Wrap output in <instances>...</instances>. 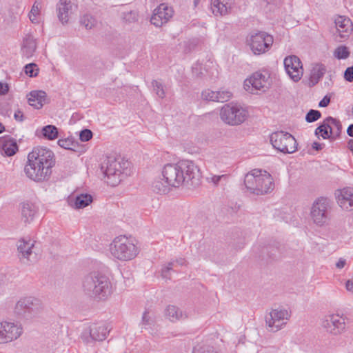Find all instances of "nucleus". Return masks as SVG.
Instances as JSON below:
<instances>
[{
  "label": "nucleus",
  "mask_w": 353,
  "mask_h": 353,
  "mask_svg": "<svg viewBox=\"0 0 353 353\" xmlns=\"http://www.w3.org/2000/svg\"><path fill=\"white\" fill-rule=\"evenodd\" d=\"M163 180L174 188L186 185L194 187L200 184L201 173L192 161L183 160L176 163H168L162 170Z\"/></svg>",
  "instance_id": "obj_1"
},
{
  "label": "nucleus",
  "mask_w": 353,
  "mask_h": 353,
  "mask_svg": "<svg viewBox=\"0 0 353 353\" xmlns=\"http://www.w3.org/2000/svg\"><path fill=\"white\" fill-rule=\"evenodd\" d=\"M55 165L52 151L44 147L34 148L28 155V162L24 168L26 176L36 182L48 181Z\"/></svg>",
  "instance_id": "obj_2"
},
{
  "label": "nucleus",
  "mask_w": 353,
  "mask_h": 353,
  "mask_svg": "<svg viewBox=\"0 0 353 353\" xmlns=\"http://www.w3.org/2000/svg\"><path fill=\"white\" fill-rule=\"evenodd\" d=\"M85 294L97 301L105 300L111 294L112 285L109 277L99 271L85 275L82 280Z\"/></svg>",
  "instance_id": "obj_3"
},
{
  "label": "nucleus",
  "mask_w": 353,
  "mask_h": 353,
  "mask_svg": "<svg viewBox=\"0 0 353 353\" xmlns=\"http://www.w3.org/2000/svg\"><path fill=\"white\" fill-rule=\"evenodd\" d=\"M130 162L124 159L108 157L101 166V170L107 178V183L117 185L125 176L130 174Z\"/></svg>",
  "instance_id": "obj_4"
},
{
  "label": "nucleus",
  "mask_w": 353,
  "mask_h": 353,
  "mask_svg": "<svg viewBox=\"0 0 353 353\" xmlns=\"http://www.w3.org/2000/svg\"><path fill=\"white\" fill-rule=\"evenodd\" d=\"M244 184L248 190L256 195H263L273 190L274 183L266 171L254 169L245 176Z\"/></svg>",
  "instance_id": "obj_5"
},
{
  "label": "nucleus",
  "mask_w": 353,
  "mask_h": 353,
  "mask_svg": "<svg viewBox=\"0 0 353 353\" xmlns=\"http://www.w3.org/2000/svg\"><path fill=\"white\" fill-rule=\"evenodd\" d=\"M110 250L114 258L123 261L133 259L139 253L137 245L125 236H117L110 244Z\"/></svg>",
  "instance_id": "obj_6"
},
{
  "label": "nucleus",
  "mask_w": 353,
  "mask_h": 353,
  "mask_svg": "<svg viewBox=\"0 0 353 353\" xmlns=\"http://www.w3.org/2000/svg\"><path fill=\"white\" fill-rule=\"evenodd\" d=\"M43 310V306L39 299L33 296H26L20 299L16 303L14 312L21 319L27 320L37 317Z\"/></svg>",
  "instance_id": "obj_7"
},
{
  "label": "nucleus",
  "mask_w": 353,
  "mask_h": 353,
  "mask_svg": "<svg viewBox=\"0 0 353 353\" xmlns=\"http://www.w3.org/2000/svg\"><path fill=\"white\" fill-rule=\"evenodd\" d=\"M248 116V112L244 108L233 103L225 104L220 111L221 119L232 126L243 123Z\"/></svg>",
  "instance_id": "obj_8"
},
{
  "label": "nucleus",
  "mask_w": 353,
  "mask_h": 353,
  "mask_svg": "<svg viewBox=\"0 0 353 353\" xmlns=\"http://www.w3.org/2000/svg\"><path fill=\"white\" fill-rule=\"evenodd\" d=\"M273 148L284 154H292L297 150V142L290 133L284 131L272 132L270 137Z\"/></svg>",
  "instance_id": "obj_9"
},
{
  "label": "nucleus",
  "mask_w": 353,
  "mask_h": 353,
  "mask_svg": "<svg viewBox=\"0 0 353 353\" xmlns=\"http://www.w3.org/2000/svg\"><path fill=\"white\" fill-rule=\"evenodd\" d=\"M273 37L265 32H256L251 33L247 37V44L255 55L263 54L269 50L272 46Z\"/></svg>",
  "instance_id": "obj_10"
},
{
  "label": "nucleus",
  "mask_w": 353,
  "mask_h": 353,
  "mask_svg": "<svg viewBox=\"0 0 353 353\" xmlns=\"http://www.w3.org/2000/svg\"><path fill=\"white\" fill-rule=\"evenodd\" d=\"M330 201L327 198L317 199L311 209V217L314 223L319 226L325 225L330 220L331 211Z\"/></svg>",
  "instance_id": "obj_11"
},
{
  "label": "nucleus",
  "mask_w": 353,
  "mask_h": 353,
  "mask_svg": "<svg viewBox=\"0 0 353 353\" xmlns=\"http://www.w3.org/2000/svg\"><path fill=\"white\" fill-rule=\"evenodd\" d=\"M270 74L268 72H254L250 78L244 81V89L252 94L255 91L265 92L270 87Z\"/></svg>",
  "instance_id": "obj_12"
},
{
  "label": "nucleus",
  "mask_w": 353,
  "mask_h": 353,
  "mask_svg": "<svg viewBox=\"0 0 353 353\" xmlns=\"http://www.w3.org/2000/svg\"><path fill=\"white\" fill-rule=\"evenodd\" d=\"M110 330L108 325L105 323H92L83 331L81 339L86 344L103 341L106 339Z\"/></svg>",
  "instance_id": "obj_13"
},
{
  "label": "nucleus",
  "mask_w": 353,
  "mask_h": 353,
  "mask_svg": "<svg viewBox=\"0 0 353 353\" xmlns=\"http://www.w3.org/2000/svg\"><path fill=\"white\" fill-rule=\"evenodd\" d=\"M288 311L285 309H275L265 316L266 325L270 331L277 332L286 324V320L290 317Z\"/></svg>",
  "instance_id": "obj_14"
},
{
  "label": "nucleus",
  "mask_w": 353,
  "mask_h": 353,
  "mask_svg": "<svg viewBox=\"0 0 353 353\" xmlns=\"http://www.w3.org/2000/svg\"><path fill=\"white\" fill-rule=\"evenodd\" d=\"M283 63L286 72L292 81L298 82L301 80L303 74V68L302 63L297 56L286 57Z\"/></svg>",
  "instance_id": "obj_15"
},
{
  "label": "nucleus",
  "mask_w": 353,
  "mask_h": 353,
  "mask_svg": "<svg viewBox=\"0 0 353 353\" xmlns=\"http://www.w3.org/2000/svg\"><path fill=\"white\" fill-rule=\"evenodd\" d=\"M22 333V328L14 323H0V344L7 343L19 338Z\"/></svg>",
  "instance_id": "obj_16"
},
{
  "label": "nucleus",
  "mask_w": 353,
  "mask_h": 353,
  "mask_svg": "<svg viewBox=\"0 0 353 353\" xmlns=\"http://www.w3.org/2000/svg\"><path fill=\"white\" fill-rule=\"evenodd\" d=\"M173 14L174 10L172 7L161 3L154 10L150 22L156 27H161L173 17Z\"/></svg>",
  "instance_id": "obj_17"
},
{
  "label": "nucleus",
  "mask_w": 353,
  "mask_h": 353,
  "mask_svg": "<svg viewBox=\"0 0 353 353\" xmlns=\"http://www.w3.org/2000/svg\"><path fill=\"white\" fill-rule=\"evenodd\" d=\"M323 326L327 332L334 335L339 334L345 329V319L339 314L329 315L323 321Z\"/></svg>",
  "instance_id": "obj_18"
},
{
  "label": "nucleus",
  "mask_w": 353,
  "mask_h": 353,
  "mask_svg": "<svg viewBox=\"0 0 353 353\" xmlns=\"http://www.w3.org/2000/svg\"><path fill=\"white\" fill-rule=\"evenodd\" d=\"M77 6L72 0H59L57 4V17L62 24L68 23L71 14L76 11Z\"/></svg>",
  "instance_id": "obj_19"
},
{
  "label": "nucleus",
  "mask_w": 353,
  "mask_h": 353,
  "mask_svg": "<svg viewBox=\"0 0 353 353\" xmlns=\"http://www.w3.org/2000/svg\"><path fill=\"white\" fill-rule=\"evenodd\" d=\"M336 32L339 34L341 39H347L350 34L352 28V22L350 19L343 16H339L334 21Z\"/></svg>",
  "instance_id": "obj_20"
},
{
  "label": "nucleus",
  "mask_w": 353,
  "mask_h": 353,
  "mask_svg": "<svg viewBox=\"0 0 353 353\" xmlns=\"http://www.w3.org/2000/svg\"><path fill=\"white\" fill-rule=\"evenodd\" d=\"M34 244L31 239H21L17 242V250L20 259H27L30 261V256L34 252Z\"/></svg>",
  "instance_id": "obj_21"
},
{
  "label": "nucleus",
  "mask_w": 353,
  "mask_h": 353,
  "mask_svg": "<svg viewBox=\"0 0 353 353\" xmlns=\"http://www.w3.org/2000/svg\"><path fill=\"white\" fill-rule=\"evenodd\" d=\"M336 200L338 204L345 210L353 207V188L347 187L341 190L336 196Z\"/></svg>",
  "instance_id": "obj_22"
},
{
  "label": "nucleus",
  "mask_w": 353,
  "mask_h": 353,
  "mask_svg": "<svg viewBox=\"0 0 353 353\" xmlns=\"http://www.w3.org/2000/svg\"><path fill=\"white\" fill-rule=\"evenodd\" d=\"M38 212V208L35 204L31 202H23L21 204V220L25 223H31Z\"/></svg>",
  "instance_id": "obj_23"
},
{
  "label": "nucleus",
  "mask_w": 353,
  "mask_h": 353,
  "mask_svg": "<svg viewBox=\"0 0 353 353\" xmlns=\"http://www.w3.org/2000/svg\"><path fill=\"white\" fill-rule=\"evenodd\" d=\"M0 150L2 154L11 157L18 151V145L14 139L5 137L0 139Z\"/></svg>",
  "instance_id": "obj_24"
},
{
  "label": "nucleus",
  "mask_w": 353,
  "mask_h": 353,
  "mask_svg": "<svg viewBox=\"0 0 353 353\" xmlns=\"http://www.w3.org/2000/svg\"><path fill=\"white\" fill-rule=\"evenodd\" d=\"M27 97L29 105L36 109H41L47 101V94L43 90L31 91Z\"/></svg>",
  "instance_id": "obj_25"
},
{
  "label": "nucleus",
  "mask_w": 353,
  "mask_h": 353,
  "mask_svg": "<svg viewBox=\"0 0 353 353\" xmlns=\"http://www.w3.org/2000/svg\"><path fill=\"white\" fill-rule=\"evenodd\" d=\"M164 314L165 316L171 322H176L188 318V315L185 312H183L178 307L173 305H169L167 306L165 310Z\"/></svg>",
  "instance_id": "obj_26"
},
{
  "label": "nucleus",
  "mask_w": 353,
  "mask_h": 353,
  "mask_svg": "<svg viewBox=\"0 0 353 353\" xmlns=\"http://www.w3.org/2000/svg\"><path fill=\"white\" fill-rule=\"evenodd\" d=\"M92 201V196L87 193L78 194L74 199H70L69 201L70 205L75 209L84 208L90 205Z\"/></svg>",
  "instance_id": "obj_27"
},
{
  "label": "nucleus",
  "mask_w": 353,
  "mask_h": 353,
  "mask_svg": "<svg viewBox=\"0 0 353 353\" xmlns=\"http://www.w3.org/2000/svg\"><path fill=\"white\" fill-rule=\"evenodd\" d=\"M37 48L35 39L31 35L28 34L23 39L22 52L24 56L29 58L32 57Z\"/></svg>",
  "instance_id": "obj_28"
},
{
  "label": "nucleus",
  "mask_w": 353,
  "mask_h": 353,
  "mask_svg": "<svg viewBox=\"0 0 353 353\" xmlns=\"http://www.w3.org/2000/svg\"><path fill=\"white\" fill-rule=\"evenodd\" d=\"M326 72V68L322 63L316 64L312 71L310 78V86H314L319 83Z\"/></svg>",
  "instance_id": "obj_29"
},
{
  "label": "nucleus",
  "mask_w": 353,
  "mask_h": 353,
  "mask_svg": "<svg viewBox=\"0 0 353 353\" xmlns=\"http://www.w3.org/2000/svg\"><path fill=\"white\" fill-rule=\"evenodd\" d=\"M283 247L279 243H275L272 245H269L263 249V254H266L267 256L271 260L278 259L283 253Z\"/></svg>",
  "instance_id": "obj_30"
},
{
  "label": "nucleus",
  "mask_w": 353,
  "mask_h": 353,
  "mask_svg": "<svg viewBox=\"0 0 353 353\" xmlns=\"http://www.w3.org/2000/svg\"><path fill=\"white\" fill-rule=\"evenodd\" d=\"M319 132L321 133V136L324 139H329L332 140V136L331 134H333V128L330 125V121H327V118L316 128L315 134L317 135Z\"/></svg>",
  "instance_id": "obj_31"
},
{
  "label": "nucleus",
  "mask_w": 353,
  "mask_h": 353,
  "mask_svg": "<svg viewBox=\"0 0 353 353\" xmlns=\"http://www.w3.org/2000/svg\"><path fill=\"white\" fill-rule=\"evenodd\" d=\"M41 134L48 140H54L59 137L58 128L53 125H47L43 127Z\"/></svg>",
  "instance_id": "obj_32"
},
{
  "label": "nucleus",
  "mask_w": 353,
  "mask_h": 353,
  "mask_svg": "<svg viewBox=\"0 0 353 353\" xmlns=\"http://www.w3.org/2000/svg\"><path fill=\"white\" fill-rule=\"evenodd\" d=\"M327 121H330V125L333 128V134H331L332 136V140H335L336 139L339 138L342 130V124L341 121L332 117H327Z\"/></svg>",
  "instance_id": "obj_33"
},
{
  "label": "nucleus",
  "mask_w": 353,
  "mask_h": 353,
  "mask_svg": "<svg viewBox=\"0 0 353 353\" xmlns=\"http://www.w3.org/2000/svg\"><path fill=\"white\" fill-rule=\"evenodd\" d=\"M152 187L153 191L158 194H166L170 191L172 185H168L165 180L162 179L154 181Z\"/></svg>",
  "instance_id": "obj_34"
},
{
  "label": "nucleus",
  "mask_w": 353,
  "mask_h": 353,
  "mask_svg": "<svg viewBox=\"0 0 353 353\" xmlns=\"http://www.w3.org/2000/svg\"><path fill=\"white\" fill-rule=\"evenodd\" d=\"M123 20L128 23L137 22L139 19V13L137 10L123 12L121 16Z\"/></svg>",
  "instance_id": "obj_35"
},
{
  "label": "nucleus",
  "mask_w": 353,
  "mask_h": 353,
  "mask_svg": "<svg viewBox=\"0 0 353 353\" xmlns=\"http://www.w3.org/2000/svg\"><path fill=\"white\" fill-rule=\"evenodd\" d=\"M58 145L66 150L75 151V148L77 143L75 142L72 138L61 139L58 141Z\"/></svg>",
  "instance_id": "obj_36"
},
{
  "label": "nucleus",
  "mask_w": 353,
  "mask_h": 353,
  "mask_svg": "<svg viewBox=\"0 0 353 353\" xmlns=\"http://www.w3.org/2000/svg\"><path fill=\"white\" fill-rule=\"evenodd\" d=\"M80 23L87 30H90L94 27L97 21L90 14H85L81 18Z\"/></svg>",
  "instance_id": "obj_37"
},
{
  "label": "nucleus",
  "mask_w": 353,
  "mask_h": 353,
  "mask_svg": "<svg viewBox=\"0 0 353 353\" xmlns=\"http://www.w3.org/2000/svg\"><path fill=\"white\" fill-rule=\"evenodd\" d=\"M154 319L153 316L150 315L148 311H145L143 314L142 320H141V326L142 328L147 329L149 327H151L154 324Z\"/></svg>",
  "instance_id": "obj_38"
},
{
  "label": "nucleus",
  "mask_w": 353,
  "mask_h": 353,
  "mask_svg": "<svg viewBox=\"0 0 353 353\" xmlns=\"http://www.w3.org/2000/svg\"><path fill=\"white\" fill-rule=\"evenodd\" d=\"M334 56L339 59H345L350 56V51L345 46H339L334 51Z\"/></svg>",
  "instance_id": "obj_39"
},
{
  "label": "nucleus",
  "mask_w": 353,
  "mask_h": 353,
  "mask_svg": "<svg viewBox=\"0 0 353 353\" xmlns=\"http://www.w3.org/2000/svg\"><path fill=\"white\" fill-rule=\"evenodd\" d=\"M24 72L30 77H35L38 74L39 68L36 63H30L25 65Z\"/></svg>",
  "instance_id": "obj_40"
},
{
  "label": "nucleus",
  "mask_w": 353,
  "mask_h": 353,
  "mask_svg": "<svg viewBox=\"0 0 353 353\" xmlns=\"http://www.w3.org/2000/svg\"><path fill=\"white\" fill-rule=\"evenodd\" d=\"M211 9L212 11V13L215 16H223L229 13L230 10L228 8L227 6H223V4H219V6H217L216 7L213 6V5H211Z\"/></svg>",
  "instance_id": "obj_41"
},
{
  "label": "nucleus",
  "mask_w": 353,
  "mask_h": 353,
  "mask_svg": "<svg viewBox=\"0 0 353 353\" xmlns=\"http://www.w3.org/2000/svg\"><path fill=\"white\" fill-rule=\"evenodd\" d=\"M321 113L320 111L311 109L305 115V121L307 123H312L317 121L319 119L321 118Z\"/></svg>",
  "instance_id": "obj_42"
},
{
  "label": "nucleus",
  "mask_w": 353,
  "mask_h": 353,
  "mask_svg": "<svg viewBox=\"0 0 353 353\" xmlns=\"http://www.w3.org/2000/svg\"><path fill=\"white\" fill-rule=\"evenodd\" d=\"M152 87L154 88V91L156 92L157 95L159 98L165 97V91L163 89V84L157 80H153L152 82Z\"/></svg>",
  "instance_id": "obj_43"
},
{
  "label": "nucleus",
  "mask_w": 353,
  "mask_h": 353,
  "mask_svg": "<svg viewBox=\"0 0 353 353\" xmlns=\"http://www.w3.org/2000/svg\"><path fill=\"white\" fill-rule=\"evenodd\" d=\"M217 94L216 102L223 103L228 101L232 97V93L228 90L216 91Z\"/></svg>",
  "instance_id": "obj_44"
},
{
  "label": "nucleus",
  "mask_w": 353,
  "mask_h": 353,
  "mask_svg": "<svg viewBox=\"0 0 353 353\" xmlns=\"http://www.w3.org/2000/svg\"><path fill=\"white\" fill-rule=\"evenodd\" d=\"M228 176L227 174L222 175H211L206 178L209 183H213L214 185H218L221 181H226Z\"/></svg>",
  "instance_id": "obj_45"
},
{
  "label": "nucleus",
  "mask_w": 353,
  "mask_h": 353,
  "mask_svg": "<svg viewBox=\"0 0 353 353\" xmlns=\"http://www.w3.org/2000/svg\"><path fill=\"white\" fill-rule=\"evenodd\" d=\"M202 98L206 101H216L217 94L215 91L205 90L201 93Z\"/></svg>",
  "instance_id": "obj_46"
},
{
  "label": "nucleus",
  "mask_w": 353,
  "mask_h": 353,
  "mask_svg": "<svg viewBox=\"0 0 353 353\" xmlns=\"http://www.w3.org/2000/svg\"><path fill=\"white\" fill-rule=\"evenodd\" d=\"M93 133L89 129H83L80 132L79 139L81 141L85 142L90 140L92 137Z\"/></svg>",
  "instance_id": "obj_47"
},
{
  "label": "nucleus",
  "mask_w": 353,
  "mask_h": 353,
  "mask_svg": "<svg viewBox=\"0 0 353 353\" xmlns=\"http://www.w3.org/2000/svg\"><path fill=\"white\" fill-rule=\"evenodd\" d=\"M174 262H170L168 265L161 270V276L165 279H170V272L172 270Z\"/></svg>",
  "instance_id": "obj_48"
},
{
  "label": "nucleus",
  "mask_w": 353,
  "mask_h": 353,
  "mask_svg": "<svg viewBox=\"0 0 353 353\" xmlns=\"http://www.w3.org/2000/svg\"><path fill=\"white\" fill-rule=\"evenodd\" d=\"M232 0H212L211 5L216 7L219 6V4H223V6H227L228 8L231 10L232 8Z\"/></svg>",
  "instance_id": "obj_49"
},
{
  "label": "nucleus",
  "mask_w": 353,
  "mask_h": 353,
  "mask_svg": "<svg viewBox=\"0 0 353 353\" xmlns=\"http://www.w3.org/2000/svg\"><path fill=\"white\" fill-rule=\"evenodd\" d=\"M344 79L348 82L353 81V65L346 68L344 72Z\"/></svg>",
  "instance_id": "obj_50"
},
{
  "label": "nucleus",
  "mask_w": 353,
  "mask_h": 353,
  "mask_svg": "<svg viewBox=\"0 0 353 353\" xmlns=\"http://www.w3.org/2000/svg\"><path fill=\"white\" fill-rule=\"evenodd\" d=\"M194 353H217L214 348L212 346H203L197 350H194Z\"/></svg>",
  "instance_id": "obj_51"
},
{
  "label": "nucleus",
  "mask_w": 353,
  "mask_h": 353,
  "mask_svg": "<svg viewBox=\"0 0 353 353\" xmlns=\"http://www.w3.org/2000/svg\"><path fill=\"white\" fill-rule=\"evenodd\" d=\"M330 103V97L325 95L319 103V106L321 108L327 107Z\"/></svg>",
  "instance_id": "obj_52"
},
{
  "label": "nucleus",
  "mask_w": 353,
  "mask_h": 353,
  "mask_svg": "<svg viewBox=\"0 0 353 353\" xmlns=\"http://www.w3.org/2000/svg\"><path fill=\"white\" fill-rule=\"evenodd\" d=\"M39 12H40L39 4L37 1H35L32 7L30 14L36 17L37 14H39Z\"/></svg>",
  "instance_id": "obj_53"
},
{
  "label": "nucleus",
  "mask_w": 353,
  "mask_h": 353,
  "mask_svg": "<svg viewBox=\"0 0 353 353\" xmlns=\"http://www.w3.org/2000/svg\"><path fill=\"white\" fill-rule=\"evenodd\" d=\"M9 91V85L6 83L0 82V95H5Z\"/></svg>",
  "instance_id": "obj_54"
},
{
  "label": "nucleus",
  "mask_w": 353,
  "mask_h": 353,
  "mask_svg": "<svg viewBox=\"0 0 353 353\" xmlns=\"http://www.w3.org/2000/svg\"><path fill=\"white\" fill-rule=\"evenodd\" d=\"M14 117L17 121H22L23 120V114L21 111L18 110L14 113Z\"/></svg>",
  "instance_id": "obj_55"
},
{
  "label": "nucleus",
  "mask_w": 353,
  "mask_h": 353,
  "mask_svg": "<svg viewBox=\"0 0 353 353\" xmlns=\"http://www.w3.org/2000/svg\"><path fill=\"white\" fill-rule=\"evenodd\" d=\"M346 264V261L342 258H341L338 262L336 263V266L337 268L341 269L344 268Z\"/></svg>",
  "instance_id": "obj_56"
},
{
  "label": "nucleus",
  "mask_w": 353,
  "mask_h": 353,
  "mask_svg": "<svg viewBox=\"0 0 353 353\" xmlns=\"http://www.w3.org/2000/svg\"><path fill=\"white\" fill-rule=\"evenodd\" d=\"M323 145V144L319 143H318V142H314V143H312V148H313L314 150H316V151H319V150H321L322 149V145Z\"/></svg>",
  "instance_id": "obj_57"
},
{
  "label": "nucleus",
  "mask_w": 353,
  "mask_h": 353,
  "mask_svg": "<svg viewBox=\"0 0 353 353\" xmlns=\"http://www.w3.org/2000/svg\"><path fill=\"white\" fill-rule=\"evenodd\" d=\"M345 287L347 290L353 291V280H348L346 282Z\"/></svg>",
  "instance_id": "obj_58"
},
{
  "label": "nucleus",
  "mask_w": 353,
  "mask_h": 353,
  "mask_svg": "<svg viewBox=\"0 0 353 353\" xmlns=\"http://www.w3.org/2000/svg\"><path fill=\"white\" fill-rule=\"evenodd\" d=\"M348 136L353 137V124H350L347 129Z\"/></svg>",
  "instance_id": "obj_59"
},
{
  "label": "nucleus",
  "mask_w": 353,
  "mask_h": 353,
  "mask_svg": "<svg viewBox=\"0 0 353 353\" xmlns=\"http://www.w3.org/2000/svg\"><path fill=\"white\" fill-rule=\"evenodd\" d=\"M348 148L351 150V152L353 153V139H350L348 141Z\"/></svg>",
  "instance_id": "obj_60"
},
{
  "label": "nucleus",
  "mask_w": 353,
  "mask_h": 353,
  "mask_svg": "<svg viewBox=\"0 0 353 353\" xmlns=\"http://www.w3.org/2000/svg\"><path fill=\"white\" fill-rule=\"evenodd\" d=\"M176 263H177L180 265H183L185 263V261L184 259H179L176 261Z\"/></svg>",
  "instance_id": "obj_61"
},
{
  "label": "nucleus",
  "mask_w": 353,
  "mask_h": 353,
  "mask_svg": "<svg viewBox=\"0 0 353 353\" xmlns=\"http://www.w3.org/2000/svg\"><path fill=\"white\" fill-rule=\"evenodd\" d=\"M32 14H30L29 18L32 22L34 23V21H37L36 17L33 16L34 17L32 18Z\"/></svg>",
  "instance_id": "obj_62"
},
{
  "label": "nucleus",
  "mask_w": 353,
  "mask_h": 353,
  "mask_svg": "<svg viewBox=\"0 0 353 353\" xmlns=\"http://www.w3.org/2000/svg\"><path fill=\"white\" fill-rule=\"evenodd\" d=\"M4 130H5V127L3 126V125L1 123H0V133L3 132Z\"/></svg>",
  "instance_id": "obj_63"
},
{
  "label": "nucleus",
  "mask_w": 353,
  "mask_h": 353,
  "mask_svg": "<svg viewBox=\"0 0 353 353\" xmlns=\"http://www.w3.org/2000/svg\"><path fill=\"white\" fill-rule=\"evenodd\" d=\"M200 0H194V6H196L197 5V3H199Z\"/></svg>",
  "instance_id": "obj_64"
}]
</instances>
